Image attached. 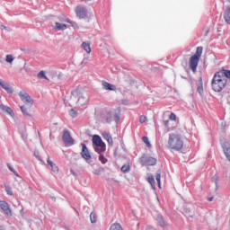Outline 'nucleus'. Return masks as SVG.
I'll return each mask as SVG.
<instances>
[{
    "instance_id": "f257e3e1",
    "label": "nucleus",
    "mask_w": 230,
    "mask_h": 230,
    "mask_svg": "<svg viewBox=\"0 0 230 230\" xmlns=\"http://www.w3.org/2000/svg\"><path fill=\"white\" fill-rule=\"evenodd\" d=\"M230 80V70L223 69L216 72L212 81L211 87L215 93H222L227 87V80Z\"/></svg>"
},
{
    "instance_id": "f03ea898",
    "label": "nucleus",
    "mask_w": 230,
    "mask_h": 230,
    "mask_svg": "<svg viewBox=\"0 0 230 230\" xmlns=\"http://www.w3.org/2000/svg\"><path fill=\"white\" fill-rule=\"evenodd\" d=\"M167 147L169 150H173L174 152H181L184 148V140L182 136L179 133H171L169 135Z\"/></svg>"
},
{
    "instance_id": "7ed1b4c3",
    "label": "nucleus",
    "mask_w": 230,
    "mask_h": 230,
    "mask_svg": "<svg viewBox=\"0 0 230 230\" xmlns=\"http://www.w3.org/2000/svg\"><path fill=\"white\" fill-rule=\"evenodd\" d=\"M202 51H204V48L198 47L195 54L190 58L189 67L194 73H197V67H199V62H200V58L202 57Z\"/></svg>"
},
{
    "instance_id": "20e7f679",
    "label": "nucleus",
    "mask_w": 230,
    "mask_h": 230,
    "mask_svg": "<svg viewBox=\"0 0 230 230\" xmlns=\"http://www.w3.org/2000/svg\"><path fill=\"white\" fill-rule=\"evenodd\" d=\"M62 139L66 146H73V145H75V139H73V137H71V134L67 130L64 131Z\"/></svg>"
},
{
    "instance_id": "39448f33",
    "label": "nucleus",
    "mask_w": 230,
    "mask_h": 230,
    "mask_svg": "<svg viewBox=\"0 0 230 230\" xmlns=\"http://www.w3.org/2000/svg\"><path fill=\"white\" fill-rule=\"evenodd\" d=\"M141 162L144 166H155L157 164V159L152 156H144Z\"/></svg>"
},
{
    "instance_id": "423d86ee",
    "label": "nucleus",
    "mask_w": 230,
    "mask_h": 230,
    "mask_svg": "<svg viewBox=\"0 0 230 230\" xmlns=\"http://www.w3.org/2000/svg\"><path fill=\"white\" fill-rule=\"evenodd\" d=\"M19 96L22 102H24L27 105H33V99L25 91L20 92Z\"/></svg>"
},
{
    "instance_id": "0eeeda50",
    "label": "nucleus",
    "mask_w": 230,
    "mask_h": 230,
    "mask_svg": "<svg viewBox=\"0 0 230 230\" xmlns=\"http://www.w3.org/2000/svg\"><path fill=\"white\" fill-rule=\"evenodd\" d=\"M77 103L81 107L87 105L89 103V95L87 93H79Z\"/></svg>"
},
{
    "instance_id": "6e6552de",
    "label": "nucleus",
    "mask_w": 230,
    "mask_h": 230,
    "mask_svg": "<svg viewBox=\"0 0 230 230\" xmlns=\"http://www.w3.org/2000/svg\"><path fill=\"white\" fill-rule=\"evenodd\" d=\"M81 146L83 148L81 151V155L83 159H84L85 161H90L92 156L89 149L87 148V146H85V144H81Z\"/></svg>"
},
{
    "instance_id": "1a4fd4ad",
    "label": "nucleus",
    "mask_w": 230,
    "mask_h": 230,
    "mask_svg": "<svg viewBox=\"0 0 230 230\" xmlns=\"http://www.w3.org/2000/svg\"><path fill=\"white\" fill-rule=\"evenodd\" d=\"M0 208L7 215V217H12V209L10 208V205L6 201H0Z\"/></svg>"
},
{
    "instance_id": "9d476101",
    "label": "nucleus",
    "mask_w": 230,
    "mask_h": 230,
    "mask_svg": "<svg viewBox=\"0 0 230 230\" xmlns=\"http://www.w3.org/2000/svg\"><path fill=\"white\" fill-rule=\"evenodd\" d=\"M75 13L79 19H85L87 17V10L82 6L76 7Z\"/></svg>"
},
{
    "instance_id": "9b49d317",
    "label": "nucleus",
    "mask_w": 230,
    "mask_h": 230,
    "mask_svg": "<svg viewBox=\"0 0 230 230\" xmlns=\"http://www.w3.org/2000/svg\"><path fill=\"white\" fill-rule=\"evenodd\" d=\"M102 89L105 91H116V86L106 81L102 82Z\"/></svg>"
},
{
    "instance_id": "f8f14e48",
    "label": "nucleus",
    "mask_w": 230,
    "mask_h": 230,
    "mask_svg": "<svg viewBox=\"0 0 230 230\" xmlns=\"http://www.w3.org/2000/svg\"><path fill=\"white\" fill-rule=\"evenodd\" d=\"M102 136L104 139H106V141L108 142V144L111 146H112L114 145V141L112 140V137L111 136V134L107 133V131L102 132Z\"/></svg>"
},
{
    "instance_id": "ddd939ff",
    "label": "nucleus",
    "mask_w": 230,
    "mask_h": 230,
    "mask_svg": "<svg viewBox=\"0 0 230 230\" xmlns=\"http://www.w3.org/2000/svg\"><path fill=\"white\" fill-rule=\"evenodd\" d=\"M93 145L94 146H100V145L103 144V140H102V137L98 136V135H94L93 137Z\"/></svg>"
},
{
    "instance_id": "4468645a",
    "label": "nucleus",
    "mask_w": 230,
    "mask_h": 230,
    "mask_svg": "<svg viewBox=\"0 0 230 230\" xmlns=\"http://www.w3.org/2000/svg\"><path fill=\"white\" fill-rule=\"evenodd\" d=\"M0 85L3 89H4V91H6V93H8L9 94H12L13 93V90L12 89V86H10V84L1 81L0 79Z\"/></svg>"
},
{
    "instance_id": "2eb2a0df",
    "label": "nucleus",
    "mask_w": 230,
    "mask_h": 230,
    "mask_svg": "<svg viewBox=\"0 0 230 230\" xmlns=\"http://www.w3.org/2000/svg\"><path fill=\"white\" fill-rule=\"evenodd\" d=\"M0 109L4 111V112H7L10 116H15V113H13V110L8 106H4V104H0Z\"/></svg>"
},
{
    "instance_id": "dca6fc26",
    "label": "nucleus",
    "mask_w": 230,
    "mask_h": 230,
    "mask_svg": "<svg viewBox=\"0 0 230 230\" xmlns=\"http://www.w3.org/2000/svg\"><path fill=\"white\" fill-rule=\"evenodd\" d=\"M81 48H83V49H84L85 52L88 53V55L91 53V43L89 41H84L81 44Z\"/></svg>"
},
{
    "instance_id": "f3484780",
    "label": "nucleus",
    "mask_w": 230,
    "mask_h": 230,
    "mask_svg": "<svg viewBox=\"0 0 230 230\" xmlns=\"http://www.w3.org/2000/svg\"><path fill=\"white\" fill-rule=\"evenodd\" d=\"M104 123H112V112L109 111L103 116Z\"/></svg>"
},
{
    "instance_id": "a211bd4d",
    "label": "nucleus",
    "mask_w": 230,
    "mask_h": 230,
    "mask_svg": "<svg viewBox=\"0 0 230 230\" xmlns=\"http://www.w3.org/2000/svg\"><path fill=\"white\" fill-rule=\"evenodd\" d=\"M95 146H96L95 147V152H97L100 155L103 154V152H105V150H107L105 143H102V145Z\"/></svg>"
},
{
    "instance_id": "6ab92c4d",
    "label": "nucleus",
    "mask_w": 230,
    "mask_h": 230,
    "mask_svg": "<svg viewBox=\"0 0 230 230\" xmlns=\"http://www.w3.org/2000/svg\"><path fill=\"white\" fill-rule=\"evenodd\" d=\"M47 163L48 164H49V166H51V170L52 172H54V173H58V166L53 164V161H51V159L48 158Z\"/></svg>"
},
{
    "instance_id": "aec40b11",
    "label": "nucleus",
    "mask_w": 230,
    "mask_h": 230,
    "mask_svg": "<svg viewBox=\"0 0 230 230\" xmlns=\"http://www.w3.org/2000/svg\"><path fill=\"white\" fill-rule=\"evenodd\" d=\"M224 20L226 24H230V8H227L223 14Z\"/></svg>"
},
{
    "instance_id": "412c9836",
    "label": "nucleus",
    "mask_w": 230,
    "mask_h": 230,
    "mask_svg": "<svg viewBox=\"0 0 230 230\" xmlns=\"http://www.w3.org/2000/svg\"><path fill=\"white\" fill-rule=\"evenodd\" d=\"M54 30H58V31L67 30V25H66L64 23H60V22H56Z\"/></svg>"
},
{
    "instance_id": "4be33fe9",
    "label": "nucleus",
    "mask_w": 230,
    "mask_h": 230,
    "mask_svg": "<svg viewBox=\"0 0 230 230\" xmlns=\"http://www.w3.org/2000/svg\"><path fill=\"white\" fill-rule=\"evenodd\" d=\"M147 181L151 185L153 190H155V179L154 178V175H149L147 177Z\"/></svg>"
},
{
    "instance_id": "5701e85b",
    "label": "nucleus",
    "mask_w": 230,
    "mask_h": 230,
    "mask_svg": "<svg viewBox=\"0 0 230 230\" xmlns=\"http://www.w3.org/2000/svg\"><path fill=\"white\" fill-rule=\"evenodd\" d=\"M198 93L202 94L204 93V84L202 83V77L199 78V84L198 85Z\"/></svg>"
},
{
    "instance_id": "b1692460",
    "label": "nucleus",
    "mask_w": 230,
    "mask_h": 230,
    "mask_svg": "<svg viewBox=\"0 0 230 230\" xmlns=\"http://www.w3.org/2000/svg\"><path fill=\"white\" fill-rule=\"evenodd\" d=\"M121 172L123 173H127V172H130V164H126L121 167Z\"/></svg>"
},
{
    "instance_id": "393cba45",
    "label": "nucleus",
    "mask_w": 230,
    "mask_h": 230,
    "mask_svg": "<svg viewBox=\"0 0 230 230\" xmlns=\"http://www.w3.org/2000/svg\"><path fill=\"white\" fill-rule=\"evenodd\" d=\"M13 60H15V58H13V55H11V54L6 55L5 62H7L8 64H12V62H13Z\"/></svg>"
},
{
    "instance_id": "a878e982",
    "label": "nucleus",
    "mask_w": 230,
    "mask_h": 230,
    "mask_svg": "<svg viewBox=\"0 0 230 230\" xmlns=\"http://www.w3.org/2000/svg\"><path fill=\"white\" fill-rule=\"evenodd\" d=\"M142 141L145 143V145H146L147 148H150V146H152V145L150 144V140H148L146 137H143Z\"/></svg>"
},
{
    "instance_id": "bb28decb",
    "label": "nucleus",
    "mask_w": 230,
    "mask_h": 230,
    "mask_svg": "<svg viewBox=\"0 0 230 230\" xmlns=\"http://www.w3.org/2000/svg\"><path fill=\"white\" fill-rule=\"evenodd\" d=\"M90 220L92 224H96V213L92 212L90 215Z\"/></svg>"
},
{
    "instance_id": "cd10ccee",
    "label": "nucleus",
    "mask_w": 230,
    "mask_h": 230,
    "mask_svg": "<svg viewBox=\"0 0 230 230\" xmlns=\"http://www.w3.org/2000/svg\"><path fill=\"white\" fill-rule=\"evenodd\" d=\"M38 77H39V78H44V80H49V79H48V76H46V72H44V71H40V72L38 74Z\"/></svg>"
},
{
    "instance_id": "c85d7f7f",
    "label": "nucleus",
    "mask_w": 230,
    "mask_h": 230,
    "mask_svg": "<svg viewBox=\"0 0 230 230\" xmlns=\"http://www.w3.org/2000/svg\"><path fill=\"white\" fill-rule=\"evenodd\" d=\"M78 112L76 111H75L74 109H71L69 111V115L72 117V118H76Z\"/></svg>"
},
{
    "instance_id": "c756f323",
    "label": "nucleus",
    "mask_w": 230,
    "mask_h": 230,
    "mask_svg": "<svg viewBox=\"0 0 230 230\" xmlns=\"http://www.w3.org/2000/svg\"><path fill=\"white\" fill-rule=\"evenodd\" d=\"M99 161H101V163H102V164H107V158H105V156L103 155H100Z\"/></svg>"
},
{
    "instance_id": "7c9ffc66",
    "label": "nucleus",
    "mask_w": 230,
    "mask_h": 230,
    "mask_svg": "<svg viewBox=\"0 0 230 230\" xmlns=\"http://www.w3.org/2000/svg\"><path fill=\"white\" fill-rule=\"evenodd\" d=\"M59 21H60L61 22H71V21H69V20L67 19V17H66V16H60V17H59Z\"/></svg>"
},
{
    "instance_id": "2f4dec72",
    "label": "nucleus",
    "mask_w": 230,
    "mask_h": 230,
    "mask_svg": "<svg viewBox=\"0 0 230 230\" xmlns=\"http://www.w3.org/2000/svg\"><path fill=\"white\" fill-rule=\"evenodd\" d=\"M156 181L158 184V188H161V173L156 174Z\"/></svg>"
},
{
    "instance_id": "473e14b6",
    "label": "nucleus",
    "mask_w": 230,
    "mask_h": 230,
    "mask_svg": "<svg viewBox=\"0 0 230 230\" xmlns=\"http://www.w3.org/2000/svg\"><path fill=\"white\" fill-rule=\"evenodd\" d=\"M21 111H22V114H24V116H30V114L28 113V111L26 110V108L24 106H21Z\"/></svg>"
},
{
    "instance_id": "72a5a7b5",
    "label": "nucleus",
    "mask_w": 230,
    "mask_h": 230,
    "mask_svg": "<svg viewBox=\"0 0 230 230\" xmlns=\"http://www.w3.org/2000/svg\"><path fill=\"white\" fill-rule=\"evenodd\" d=\"M5 191L7 193V195H13V192L12 191V189L10 187H8L7 185H5Z\"/></svg>"
},
{
    "instance_id": "f704fd0d",
    "label": "nucleus",
    "mask_w": 230,
    "mask_h": 230,
    "mask_svg": "<svg viewBox=\"0 0 230 230\" xmlns=\"http://www.w3.org/2000/svg\"><path fill=\"white\" fill-rule=\"evenodd\" d=\"M8 168H9L10 172H13V173H14V175H16V177H19V173H17V172H15V170L13 169V167H12V165L8 164Z\"/></svg>"
},
{
    "instance_id": "c9c22d12",
    "label": "nucleus",
    "mask_w": 230,
    "mask_h": 230,
    "mask_svg": "<svg viewBox=\"0 0 230 230\" xmlns=\"http://www.w3.org/2000/svg\"><path fill=\"white\" fill-rule=\"evenodd\" d=\"M169 119L172 121H175L177 119V115H175V113H171Z\"/></svg>"
},
{
    "instance_id": "e433bc0d",
    "label": "nucleus",
    "mask_w": 230,
    "mask_h": 230,
    "mask_svg": "<svg viewBox=\"0 0 230 230\" xmlns=\"http://www.w3.org/2000/svg\"><path fill=\"white\" fill-rule=\"evenodd\" d=\"M139 121H140V123H146V117L141 116Z\"/></svg>"
},
{
    "instance_id": "4c0bfd02",
    "label": "nucleus",
    "mask_w": 230,
    "mask_h": 230,
    "mask_svg": "<svg viewBox=\"0 0 230 230\" xmlns=\"http://www.w3.org/2000/svg\"><path fill=\"white\" fill-rule=\"evenodd\" d=\"M68 24H71L73 28H78V24H76V22H70Z\"/></svg>"
},
{
    "instance_id": "58836bf2",
    "label": "nucleus",
    "mask_w": 230,
    "mask_h": 230,
    "mask_svg": "<svg viewBox=\"0 0 230 230\" xmlns=\"http://www.w3.org/2000/svg\"><path fill=\"white\" fill-rule=\"evenodd\" d=\"M115 121L118 123L119 121V114H115Z\"/></svg>"
},
{
    "instance_id": "ea45409f",
    "label": "nucleus",
    "mask_w": 230,
    "mask_h": 230,
    "mask_svg": "<svg viewBox=\"0 0 230 230\" xmlns=\"http://www.w3.org/2000/svg\"><path fill=\"white\" fill-rule=\"evenodd\" d=\"M169 123H170V120H164V125L165 127H168Z\"/></svg>"
},
{
    "instance_id": "a19ab883",
    "label": "nucleus",
    "mask_w": 230,
    "mask_h": 230,
    "mask_svg": "<svg viewBox=\"0 0 230 230\" xmlns=\"http://www.w3.org/2000/svg\"><path fill=\"white\" fill-rule=\"evenodd\" d=\"M208 200H210V201L213 200V198H210Z\"/></svg>"
}]
</instances>
